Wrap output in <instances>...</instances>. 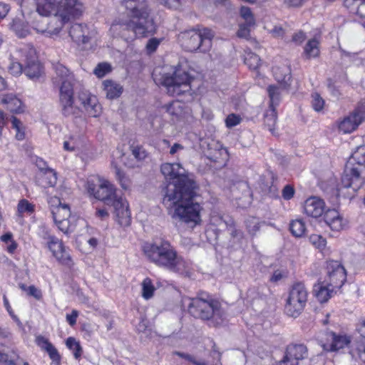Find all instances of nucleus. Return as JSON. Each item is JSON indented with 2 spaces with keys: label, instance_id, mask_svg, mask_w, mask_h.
Masks as SVG:
<instances>
[{
  "label": "nucleus",
  "instance_id": "1",
  "mask_svg": "<svg viewBox=\"0 0 365 365\" xmlns=\"http://www.w3.org/2000/svg\"><path fill=\"white\" fill-rule=\"evenodd\" d=\"M160 172L168 182L163 189V204L175 208L173 217L194 227L201 221V206L194 202L199 185L193 175L187 173L179 163H163Z\"/></svg>",
  "mask_w": 365,
  "mask_h": 365
},
{
  "label": "nucleus",
  "instance_id": "2",
  "mask_svg": "<svg viewBox=\"0 0 365 365\" xmlns=\"http://www.w3.org/2000/svg\"><path fill=\"white\" fill-rule=\"evenodd\" d=\"M143 252L150 263L170 272L184 274L190 269V263L178 254L169 240L163 237L145 242Z\"/></svg>",
  "mask_w": 365,
  "mask_h": 365
},
{
  "label": "nucleus",
  "instance_id": "3",
  "mask_svg": "<svg viewBox=\"0 0 365 365\" xmlns=\"http://www.w3.org/2000/svg\"><path fill=\"white\" fill-rule=\"evenodd\" d=\"M88 192L106 205L113 207L114 213L121 226H128L130 222V212L127 200L118 195L115 187L109 181L98 176L88 179Z\"/></svg>",
  "mask_w": 365,
  "mask_h": 365
},
{
  "label": "nucleus",
  "instance_id": "4",
  "mask_svg": "<svg viewBox=\"0 0 365 365\" xmlns=\"http://www.w3.org/2000/svg\"><path fill=\"white\" fill-rule=\"evenodd\" d=\"M187 308L192 316L208 321L212 327L220 325L225 319V312L220 302L206 292H197L195 297L190 299Z\"/></svg>",
  "mask_w": 365,
  "mask_h": 365
},
{
  "label": "nucleus",
  "instance_id": "5",
  "mask_svg": "<svg viewBox=\"0 0 365 365\" xmlns=\"http://www.w3.org/2000/svg\"><path fill=\"white\" fill-rule=\"evenodd\" d=\"M56 77L54 83H60L59 106L61 114L66 117L77 118L80 115V109L74 104L73 76L70 71L63 64L57 63L55 67Z\"/></svg>",
  "mask_w": 365,
  "mask_h": 365
},
{
  "label": "nucleus",
  "instance_id": "6",
  "mask_svg": "<svg viewBox=\"0 0 365 365\" xmlns=\"http://www.w3.org/2000/svg\"><path fill=\"white\" fill-rule=\"evenodd\" d=\"M110 30L118 32V34L126 41H132L135 38L145 37L153 35L156 31V26L153 19L144 11L139 16H133V19L118 24H113Z\"/></svg>",
  "mask_w": 365,
  "mask_h": 365
},
{
  "label": "nucleus",
  "instance_id": "7",
  "mask_svg": "<svg viewBox=\"0 0 365 365\" xmlns=\"http://www.w3.org/2000/svg\"><path fill=\"white\" fill-rule=\"evenodd\" d=\"M191 77L182 69H176L172 74H166L162 78V85L166 88L167 93L173 97L182 96L192 97Z\"/></svg>",
  "mask_w": 365,
  "mask_h": 365
},
{
  "label": "nucleus",
  "instance_id": "8",
  "mask_svg": "<svg viewBox=\"0 0 365 365\" xmlns=\"http://www.w3.org/2000/svg\"><path fill=\"white\" fill-rule=\"evenodd\" d=\"M308 300V291L304 284L294 283L288 292L284 303V313L291 317H298L304 311Z\"/></svg>",
  "mask_w": 365,
  "mask_h": 365
},
{
  "label": "nucleus",
  "instance_id": "9",
  "mask_svg": "<svg viewBox=\"0 0 365 365\" xmlns=\"http://www.w3.org/2000/svg\"><path fill=\"white\" fill-rule=\"evenodd\" d=\"M83 5L78 0H61L58 3L57 14L61 18L59 24L53 29H41L34 27L37 32L45 34L48 37L57 36L64 22L68 21L71 17H76L81 14Z\"/></svg>",
  "mask_w": 365,
  "mask_h": 365
},
{
  "label": "nucleus",
  "instance_id": "10",
  "mask_svg": "<svg viewBox=\"0 0 365 365\" xmlns=\"http://www.w3.org/2000/svg\"><path fill=\"white\" fill-rule=\"evenodd\" d=\"M341 185L357 191L365 184V168L346 162L341 179Z\"/></svg>",
  "mask_w": 365,
  "mask_h": 365
},
{
  "label": "nucleus",
  "instance_id": "11",
  "mask_svg": "<svg viewBox=\"0 0 365 365\" xmlns=\"http://www.w3.org/2000/svg\"><path fill=\"white\" fill-rule=\"evenodd\" d=\"M50 202L56 204V206L52 205L51 214L53 220L58 229L64 233L69 232L70 222L68 218L71 216L70 207L66 204H62L58 197H52Z\"/></svg>",
  "mask_w": 365,
  "mask_h": 365
},
{
  "label": "nucleus",
  "instance_id": "12",
  "mask_svg": "<svg viewBox=\"0 0 365 365\" xmlns=\"http://www.w3.org/2000/svg\"><path fill=\"white\" fill-rule=\"evenodd\" d=\"M24 73L32 80H38L43 76V67L40 63L33 47L24 51Z\"/></svg>",
  "mask_w": 365,
  "mask_h": 365
},
{
  "label": "nucleus",
  "instance_id": "13",
  "mask_svg": "<svg viewBox=\"0 0 365 365\" xmlns=\"http://www.w3.org/2000/svg\"><path fill=\"white\" fill-rule=\"evenodd\" d=\"M327 283L333 289H339L346 280L344 267L338 261L331 260L327 264Z\"/></svg>",
  "mask_w": 365,
  "mask_h": 365
},
{
  "label": "nucleus",
  "instance_id": "14",
  "mask_svg": "<svg viewBox=\"0 0 365 365\" xmlns=\"http://www.w3.org/2000/svg\"><path fill=\"white\" fill-rule=\"evenodd\" d=\"M307 356V348L303 344H289L283 358L276 365H298L299 361Z\"/></svg>",
  "mask_w": 365,
  "mask_h": 365
},
{
  "label": "nucleus",
  "instance_id": "15",
  "mask_svg": "<svg viewBox=\"0 0 365 365\" xmlns=\"http://www.w3.org/2000/svg\"><path fill=\"white\" fill-rule=\"evenodd\" d=\"M178 38L183 48L189 52L199 51L202 52V43L200 31L190 29L181 32Z\"/></svg>",
  "mask_w": 365,
  "mask_h": 365
},
{
  "label": "nucleus",
  "instance_id": "16",
  "mask_svg": "<svg viewBox=\"0 0 365 365\" xmlns=\"http://www.w3.org/2000/svg\"><path fill=\"white\" fill-rule=\"evenodd\" d=\"M351 341V336L346 334L327 331L326 333V342L323 344L322 347L327 351H337L348 346Z\"/></svg>",
  "mask_w": 365,
  "mask_h": 365
},
{
  "label": "nucleus",
  "instance_id": "17",
  "mask_svg": "<svg viewBox=\"0 0 365 365\" xmlns=\"http://www.w3.org/2000/svg\"><path fill=\"white\" fill-rule=\"evenodd\" d=\"M47 245L53 255L62 264L71 267L73 262L70 255L66 250L63 243L54 236H48Z\"/></svg>",
  "mask_w": 365,
  "mask_h": 365
},
{
  "label": "nucleus",
  "instance_id": "18",
  "mask_svg": "<svg viewBox=\"0 0 365 365\" xmlns=\"http://www.w3.org/2000/svg\"><path fill=\"white\" fill-rule=\"evenodd\" d=\"M69 36L78 44H86L92 38L93 31L86 25L74 24L69 29Z\"/></svg>",
  "mask_w": 365,
  "mask_h": 365
},
{
  "label": "nucleus",
  "instance_id": "19",
  "mask_svg": "<svg viewBox=\"0 0 365 365\" xmlns=\"http://www.w3.org/2000/svg\"><path fill=\"white\" fill-rule=\"evenodd\" d=\"M324 207L323 200L317 197H311L304 202V211L307 216L317 218L324 213Z\"/></svg>",
  "mask_w": 365,
  "mask_h": 365
},
{
  "label": "nucleus",
  "instance_id": "20",
  "mask_svg": "<svg viewBox=\"0 0 365 365\" xmlns=\"http://www.w3.org/2000/svg\"><path fill=\"white\" fill-rule=\"evenodd\" d=\"M365 120V117L360 112H353L346 117L339 125V129L344 133H350L355 130Z\"/></svg>",
  "mask_w": 365,
  "mask_h": 365
},
{
  "label": "nucleus",
  "instance_id": "21",
  "mask_svg": "<svg viewBox=\"0 0 365 365\" xmlns=\"http://www.w3.org/2000/svg\"><path fill=\"white\" fill-rule=\"evenodd\" d=\"M272 72L275 80L284 89H287L291 83V68L288 64H282L273 67Z\"/></svg>",
  "mask_w": 365,
  "mask_h": 365
},
{
  "label": "nucleus",
  "instance_id": "22",
  "mask_svg": "<svg viewBox=\"0 0 365 365\" xmlns=\"http://www.w3.org/2000/svg\"><path fill=\"white\" fill-rule=\"evenodd\" d=\"M324 220L333 231L339 232L345 226L343 218L334 209L329 210L324 213Z\"/></svg>",
  "mask_w": 365,
  "mask_h": 365
},
{
  "label": "nucleus",
  "instance_id": "23",
  "mask_svg": "<svg viewBox=\"0 0 365 365\" xmlns=\"http://www.w3.org/2000/svg\"><path fill=\"white\" fill-rule=\"evenodd\" d=\"M36 341L38 345L48 353L52 361L56 365H59L61 363V355L55 346L47 339L41 336H38Z\"/></svg>",
  "mask_w": 365,
  "mask_h": 365
},
{
  "label": "nucleus",
  "instance_id": "24",
  "mask_svg": "<svg viewBox=\"0 0 365 365\" xmlns=\"http://www.w3.org/2000/svg\"><path fill=\"white\" fill-rule=\"evenodd\" d=\"M123 4L126 9L130 11L132 16H141L144 11L149 15L145 0H123Z\"/></svg>",
  "mask_w": 365,
  "mask_h": 365
},
{
  "label": "nucleus",
  "instance_id": "25",
  "mask_svg": "<svg viewBox=\"0 0 365 365\" xmlns=\"http://www.w3.org/2000/svg\"><path fill=\"white\" fill-rule=\"evenodd\" d=\"M10 29L20 38H25L29 34L28 24L21 18H15L9 24Z\"/></svg>",
  "mask_w": 365,
  "mask_h": 365
},
{
  "label": "nucleus",
  "instance_id": "26",
  "mask_svg": "<svg viewBox=\"0 0 365 365\" xmlns=\"http://www.w3.org/2000/svg\"><path fill=\"white\" fill-rule=\"evenodd\" d=\"M103 86L106 91V97L109 99H114L119 97L123 92V87L111 80L104 81L103 82Z\"/></svg>",
  "mask_w": 365,
  "mask_h": 365
},
{
  "label": "nucleus",
  "instance_id": "27",
  "mask_svg": "<svg viewBox=\"0 0 365 365\" xmlns=\"http://www.w3.org/2000/svg\"><path fill=\"white\" fill-rule=\"evenodd\" d=\"M1 103L6 105V108L11 113H19L24 111L21 101L12 94L4 96Z\"/></svg>",
  "mask_w": 365,
  "mask_h": 365
},
{
  "label": "nucleus",
  "instance_id": "28",
  "mask_svg": "<svg viewBox=\"0 0 365 365\" xmlns=\"http://www.w3.org/2000/svg\"><path fill=\"white\" fill-rule=\"evenodd\" d=\"M83 109L89 117L97 118L101 115L102 113V107L97 97L95 96L93 98H90V101L86 106L84 105Z\"/></svg>",
  "mask_w": 365,
  "mask_h": 365
},
{
  "label": "nucleus",
  "instance_id": "29",
  "mask_svg": "<svg viewBox=\"0 0 365 365\" xmlns=\"http://www.w3.org/2000/svg\"><path fill=\"white\" fill-rule=\"evenodd\" d=\"M330 287L328 284L315 286V296L319 302H326L331 297L334 289Z\"/></svg>",
  "mask_w": 365,
  "mask_h": 365
},
{
  "label": "nucleus",
  "instance_id": "30",
  "mask_svg": "<svg viewBox=\"0 0 365 365\" xmlns=\"http://www.w3.org/2000/svg\"><path fill=\"white\" fill-rule=\"evenodd\" d=\"M319 43L315 38L309 40L304 46V55L307 59L317 58L319 56Z\"/></svg>",
  "mask_w": 365,
  "mask_h": 365
},
{
  "label": "nucleus",
  "instance_id": "31",
  "mask_svg": "<svg viewBox=\"0 0 365 365\" xmlns=\"http://www.w3.org/2000/svg\"><path fill=\"white\" fill-rule=\"evenodd\" d=\"M348 161L359 167H364L365 168V145L358 147Z\"/></svg>",
  "mask_w": 365,
  "mask_h": 365
},
{
  "label": "nucleus",
  "instance_id": "32",
  "mask_svg": "<svg viewBox=\"0 0 365 365\" xmlns=\"http://www.w3.org/2000/svg\"><path fill=\"white\" fill-rule=\"evenodd\" d=\"M36 11L40 16H47L51 14L53 4L48 0H34Z\"/></svg>",
  "mask_w": 365,
  "mask_h": 365
},
{
  "label": "nucleus",
  "instance_id": "33",
  "mask_svg": "<svg viewBox=\"0 0 365 365\" xmlns=\"http://www.w3.org/2000/svg\"><path fill=\"white\" fill-rule=\"evenodd\" d=\"M11 128L16 132L15 138L18 140H22L25 138V127L23 123L15 116H11Z\"/></svg>",
  "mask_w": 365,
  "mask_h": 365
},
{
  "label": "nucleus",
  "instance_id": "34",
  "mask_svg": "<svg viewBox=\"0 0 365 365\" xmlns=\"http://www.w3.org/2000/svg\"><path fill=\"white\" fill-rule=\"evenodd\" d=\"M277 119V115L274 107H270L264 115V125L272 133H274Z\"/></svg>",
  "mask_w": 365,
  "mask_h": 365
},
{
  "label": "nucleus",
  "instance_id": "35",
  "mask_svg": "<svg viewBox=\"0 0 365 365\" xmlns=\"http://www.w3.org/2000/svg\"><path fill=\"white\" fill-rule=\"evenodd\" d=\"M289 230L294 236L301 237L305 233L306 226L302 220H292L289 224Z\"/></svg>",
  "mask_w": 365,
  "mask_h": 365
},
{
  "label": "nucleus",
  "instance_id": "36",
  "mask_svg": "<svg viewBox=\"0 0 365 365\" xmlns=\"http://www.w3.org/2000/svg\"><path fill=\"white\" fill-rule=\"evenodd\" d=\"M200 35L202 43V53H205L211 48L212 38L214 36V34L212 30L209 29H204L202 31H200Z\"/></svg>",
  "mask_w": 365,
  "mask_h": 365
},
{
  "label": "nucleus",
  "instance_id": "37",
  "mask_svg": "<svg viewBox=\"0 0 365 365\" xmlns=\"http://www.w3.org/2000/svg\"><path fill=\"white\" fill-rule=\"evenodd\" d=\"M245 222L247 232L252 237L255 236L259 230L261 225L265 223L264 222H260L259 219L255 217H248Z\"/></svg>",
  "mask_w": 365,
  "mask_h": 365
},
{
  "label": "nucleus",
  "instance_id": "38",
  "mask_svg": "<svg viewBox=\"0 0 365 365\" xmlns=\"http://www.w3.org/2000/svg\"><path fill=\"white\" fill-rule=\"evenodd\" d=\"M267 92L270 98V107H274L280 101V88L275 85H270L267 88Z\"/></svg>",
  "mask_w": 365,
  "mask_h": 365
},
{
  "label": "nucleus",
  "instance_id": "39",
  "mask_svg": "<svg viewBox=\"0 0 365 365\" xmlns=\"http://www.w3.org/2000/svg\"><path fill=\"white\" fill-rule=\"evenodd\" d=\"M66 346L73 350V356L76 359H79L83 353V349L78 341H76L73 337H68L66 341Z\"/></svg>",
  "mask_w": 365,
  "mask_h": 365
},
{
  "label": "nucleus",
  "instance_id": "40",
  "mask_svg": "<svg viewBox=\"0 0 365 365\" xmlns=\"http://www.w3.org/2000/svg\"><path fill=\"white\" fill-rule=\"evenodd\" d=\"M155 288L152 280L147 277L142 282V296L145 299H150L153 294Z\"/></svg>",
  "mask_w": 365,
  "mask_h": 365
},
{
  "label": "nucleus",
  "instance_id": "41",
  "mask_svg": "<svg viewBox=\"0 0 365 365\" xmlns=\"http://www.w3.org/2000/svg\"><path fill=\"white\" fill-rule=\"evenodd\" d=\"M19 215L22 216L24 213L32 214L35 211V205L26 199L19 200L17 205Z\"/></svg>",
  "mask_w": 365,
  "mask_h": 365
},
{
  "label": "nucleus",
  "instance_id": "42",
  "mask_svg": "<svg viewBox=\"0 0 365 365\" xmlns=\"http://www.w3.org/2000/svg\"><path fill=\"white\" fill-rule=\"evenodd\" d=\"M166 112L171 116L178 118L182 115V108L178 101H173L164 106Z\"/></svg>",
  "mask_w": 365,
  "mask_h": 365
},
{
  "label": "nucleus",
  "instance_id": "43",
  "mask_svg": "<svg viewBox=\"0 0 365 365\" xmlns=\"http://www.w3.org/2000/svg\"><path fill=\"white\" fill-rule=\"evenodd\" d=\"M260 61L259 56L252 52L248 53L245 58V63L252 70L258 68Z\"/></svg>",
  "mask_w": 365,
  "mask_h": 365
},
{
  "label": "nucleus",
  "instance_id": "44",
  "mask_svg": "<svg viewBox=\"0 0 365 365\" xmlns=\"http://www.w3.org/2000/svg\"><path fill=\"white\" fill-rule=\"evenodd\" d=\"M226 225L232 237L240 242L244 237L243 232L235 227V222L231 218L227 222H226Z\"/></svg>",
  "mask_w": 365,
  "mask_h": 365
},
{
  "label": "nucleus",
  "instance_id": "45",
  "mask_svg": "<svg viewBox=\"0 0 365 365\" xmlns=\"http://www.w3.org/2000/svg\"><path fill=\"white\" fill-rule=\"evenodd\" d=\"M112 70L111 66L110 63L106 62H103L98 63L95 68L93 73L94 74L98 77L102 78L105 76L107 73H110Z\"/></svg>",
  "mask_w": 365,
  "mask_h": 365
},
{
  "label": "nucleus",
  "instance_id": "46",
  "mask_svg": "<svg viewBox=\"0 0 365 365\" xmlns=\"http://www.w3.org/2000/svg\"><path fill=\"white\" fill-rule=\"evenodd\" d=\"M115 173L121 187L128 190L130 187V180L125 175L124 173L117 166H115Z\"/></svg>",
  "mask_w": 365,
  "mask_h": 365
},
{
  "label": "nucleus",
  "instance_id": "47",
  "mask_svg": "<svg viewBox=\"0 0 365 365\" xmlns=\"http://www.w3.org/2000/svg\"><path fill=\"white\" fill-rule=\"evenodd\" d=\"M44 178L46 180V185L54 187L57 183V173L51 168H46L43 173Z\"/></svg>",
  "mask_w": 365,
  "mask_h": 365
},
{
  "label": "nucleus",
  "instance_id": "48",
  "mask_svg": "<svg viewBox=\"0 0 365 365\" xmlns=\"http://www.w3.org/2000/svg\"><path fill=\"white\" fill-rule=\"evenodd\" d=\"M312 106L313 109L317 112L322 110L325 103L324 100L320 96V95L318 93H314L312 95Z\"/></svg>",
  "mask_w": 365,
  "mask_h": 365
},
{
  "label": "nucleus",
  "instance_id": "49",
  "mask_svg": "<svg viewBox=\"0 0 365 365\" xmlns=\"http://www.w3.org/2000/svg\"><path fill=\"white\" fill-rule=\"evenodd\" d=\"M274 176L272 173L270 174V176L269 177V183H270V185H269V187L266 188V195H268L270 197L275 198L279 196L278 192V188L276 185H274Z\"/></svg>",
  "mask_w": 365,
  "mask_h": 365
},
{
  "label": "nucleus",
  "instance_id": "50",
  "mask_svg": "<svg viewBox=\"0 0 365 365\" xmlns=\"http://www.w3.org/2000/svg\"><path fill=\"white\" fill-rule=\"evenodd\" d=\"M240 15L245 20L248 26L255 25V19L249 7L242 6L240 9Z\"/></svg>",
  "mask_w": 365,
  "mask_h": 365
},
{
  "label": "nucleus",
  "instance_id": "51",
  "mask_svg": "<svg viewBox=\"0 0 365 365\" xmlns=\"http://www.w3.org/2000/svg\"><path fill=\"white\" fill-rule=\"evenodd\" d=\"M175 355L180 356V358H182L185 359L186 361L195 364V365H207V362L204 360H197L195 357L191 354L180 352V351H175L174 353Z\"/></svg>",
  "mask_w": 365,
  "mask_h": 365
},
{
  "label": "nucleus",
  "instance_id": "52",
  "mask_svg": "<svg viewBox=\"0 0 365 365\" xmlns=\"http://www.w3.org/2000/svg\"><path fill=\"white\" fill-rule=\"evenodd\" d=\"M130 149L132 151V154L137 160H141L145 158L147 155L146 151L141 145H132L130 146Z\"/></svg>",
  "mask_w": 365,
  "mask_h": 365
},
{
  "label": "nucleus",
  "instance_id": "53",
  "mask_svg": "<svg viewBox=\"0 0 365 365\" xmlns=\"http://www.w3.org/2000/svg\"><path fill=\"white\" fill-rule=\"evenodd\" d=\"M161 41H162V38H150L148 41L146 46H145L147 53L149 54L154 53L157 50V48Z\"/></svg>",
  "mask_w": 365,
  "mask_h": 365
},
{
  "label": "nucleus",
  "instance_id": "54",
  "mask_svg": "<svg viewBox=\"0 0 365 365\" xmlns=\"http://www.w3.org/2000/svg\"><path fill=\"white\" fill-rule=\"evenodd\" d=\"M310 242L318 249H323L326 246V240L318 235H312L309 237Z\"/></svg>",
  "mask_w": 365,
  "mask_h": 365
},
{
  "label": "nucleus",
  "instance_id": "55",
  "mask_svg": "<svg viewBox=\"0 0 365 365\" xmlns=\"http://www.w3.org/2000/svg\"><path fill=\"white\" fill-rule=\"evenodd\" d=\"M95 96L91 94L88 91L81 90L78 93V99L82 105L83 108L84 105H87L90 101V98H93Z\"/></svg>",
  "mask_w": 365,
  "mask_h": 365
},
{
  "label": "nucleus",
  "instance_id": "56",
  "mask_svg": "<svg viewBox=\"0 0 365 365\" xmlns=\"http://www.w3.org/2000/svg\"><path fill=\"white\" fill-rule=\"evenodd\" d=\"M9 71L14 76H19L24 71L23 65L16 61H11L8 67Z\"/></svg>",
  "mask_w": 365,
  "mask_h": 365
},
{
  "label": "nucleus",
  "instance_id": "57",
  "mask_svg": "<svg viewBox=\"0 0 365 365\" xmlns=\"http://www.w3.org/2000/svg\"><path fill=\"white\" fill-rule=\"evenodd\" d=\"M241 122V118L234 113L230 114L225 120L226 126L227 128H232L240 124Z\"/></svg>",
  "mask_w": 365,
  "mask_h": 365
},
{
  "label": "nucleus",
  "instance_id": "58",
  "mask_svg": "<svg viewBox=\"0 0 365 365\" xmlns=\"http://www.w3.org/2000/svg\"><path fill=\"white\" fill-rule=\"evenodd\" d=\"M327 88L331 95L335 98H339L341 95V93L338 88L335 86L333 80L331 78H328L327 80Z\"/></svg>",
  "mask_w": 365,
  "mask_h": 365
},
{
  "label": "nucleus",
  "instance_id": "59",
  "mask_svg": "<svg viewBox=\"0 0 365 365\" xmlns=\"http://www.w3.org/2000/svg\"><path fill=\"white\" fill-rule=\"evenodd\" d=\"M282 197L286 200H289L292 199L294 195V187L292 186H291L290 185H285L282 190Z\"/></svg>",
  "mask_w": 365,
  "mask_h": 365
},
{
  "label": "nucleus",
  "instance_id": "60",
  "mask_svg": "<svg viewBox=\"0 0 365 365\" xmlns=\"http://www.w3.org/2000/svg\"><path fill=\"white\" fill-rule=\"evenodd\" d=\"M251 26H248L247 23L245 24H241L240 28L237 32V35L240 38H247L250 36V29Z\"/></svg>",
  "mask_w": 365,
  "mask_h": 365
},
{
  "label": "nucleus",
  "instance_id": "61",
  "mask_svg": "<svg viewBox=\"0 0 365 365\" xmlns=\"http://www.w3.org/2000/svg\"><path fill=\"white\" fill-rule=\"evenodd\" d=\"M360 0H344V5L351 13L355 14L356 7Z\"/></svg>",
  "mask_w": 365,
  "mask_h": 365
},
{
  "label": "nucleus",
  "instance_id": "62",
  "mask_svg": "<svg viewBox=\"0 0 365 365\" xmlns=\"http://www.w3.org/2000/svg\"><path fill=\"white\" fill-rule=\"evenodd\" d=\"M355 14L357 15L360 19H365V0H360Z\"/></svg>",
  "mask_w": 365,
  "mask_h": 365
},
{
  "label": "nucleus",
  "instance_id": "63",
  "mask_svg": "<svg viewBox=\"0 0 365 365\" xmlns=\"http://www.w3.org/2000/svg\"><path fill=\"white\" fill-rule=\"evenodd\" d=\"M28 294L29 295L34 297L36 299H40L42 297L41 290L38 289L34 285L28 287Z\"/></svg>",
  "mask_w": 365,
  "mask_h": 365
},
{
  "label": "nucleus",
  "instance_id": "64",
  "mask_svg": "<svg viewBox=\"0 0 365 365\" xmlns=\"http://www.w3.org/2000/svg\"><path fill=\"white\" fill-rule=\"evenodd\" d=\"M78 316V312L73 309L71 314H66V321L71 326H74L76 324V320Z\"/></svg>",
  "mask_w": 365,
  "mask_h": 365
}]
</instances>
